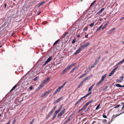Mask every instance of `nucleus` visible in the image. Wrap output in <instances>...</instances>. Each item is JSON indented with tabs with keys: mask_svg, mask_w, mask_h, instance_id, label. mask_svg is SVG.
<instances>
[{
	"mask_svg": "<svg viewBox=\"0 0 124 124\" xmlns=\"http://www.w3.org/2000/svg\"><path fill=\"white\" fill-rule=\"evenodd\" d=\"M102 27V25H101L97 29H96V32H97L98 31H100V29Z\"/></svg>",
	"mask_w": 124,
	"mask_h": 124,
	"instance_id": "27",
	"label": "nucleus"
},
{
	"mask_svg": "<svg viewBox=\"0 0 124 124\" xmlns=\"http://www.w3.org/2000/svg\"><path fill=\"white\" fill-rule=\"evenodd\" d=\"M70 119V117H68L66 120L65 121V123H67L68 121H69Z\"/></svg>",
	"mask_w": 124,
	"mask_h": 124,
	"instance_id": "25",
	"label": "nucleus"
},
{
	"mask_svg": "<svg viewBox=\"0 0 124 124\" xmlns=\"http://www.w3.org/2000/svg\"><path fill=\"white\" fill-rule=\"evenodd\" d=\"M95 85V84H93L89 88L88 90V91L90 92L91 91L92 89L93 88V87Z\"/></svg>",
	"mask_w": 124,
	"mask_h": 124,
	"instance_id": "7",
	"label": "nucleus"
},
{
	"mask_svg": "<svg viewBox=\"0 0 124 124\" xmlns=\"http://www.w3.org/2000/svg\"><path fill=\"white\" fill-rule=\"evenodd\" d=\"M76 69V68H73V69H72L70 71V72L71 73V72H73L74 71V70H75Z\"/></svg>",
	"mask_w": 124,
	"mask_h": 124,
	"instance_id": "46",
	"label": "nucleus"
},
{
	"mask_svg": "<svg viewBox=\"0 0 124 124\" xmlns=\"http://www.w3.org/2000/svg\"><path fill=\"white\" fill-rule=\"evenodd\" d=\"M111 32H112L111 31H110V30L109 31H108V33L110 34V33H111Z\"/></svg>",
	"mask_w": 124,
	"mask_h": 124,
	"instance_id": "55",
	"label": "nucleus"
},
{
	"mask_svg": "<svg viewBox=\"0 0 124 124\" xmlns=\"http://www.w3.org/2000/svg\"><path fill=\"white\" fill-rule=\"evenodd\" d=\"M94 22H93L92 23L90 24L89 25V26L91 27H93V25H94Z\"/></svg>",
	"mask_w": 124,
	"mask_h": 124,
	"instance_id": "36",
	"label": "nucleus"
},
{
	"mask_svg": "<svg viewBox=\"0 0 124 124\" xmlns=\"http://www.w3.org/2000/svg\"><path fill=\"white\" fill-rule=\"evenodd\" d=\"M63 97L62 96L61 98H60L57 99L55 101V103H56L60 101L62 98Z\"/></svg>",
	"mask_w": 124,
	"mask_h": 124,
	"instance_id": "13",
	"label": "nucleus"
},
{
	"mask_svg": "<svg viewBox=\"0 0 124 124\" xmlns=\"http://www.w3.org/2000/svg\"><path fill=\"white\" fill-rule=\"evenodd\" d=\"M101 84L98 83L96 85V86H97L98 85H100Z\"/></svg>",
	"mask_w": 124,
	"mask_h": 124,
	"instance_id": "61",
	"label": "nucleus"
},
{
	"mask_svg": "<svg viewBox=\"0 0 124 124\" xmlns=\"http://www.w3.org/2000/svg\"><path fill=\"white\" fill-rule=\"evenodd\" d=\"M65 108L63 109L60 112V113H61L62 115H63L64 114L65 111Z\"/></svg>",
	"mask_w": 124,
	"mask_h": 124,
	"instance_id": "34",
	"label": "nucleus"
},
{
	"mask_svg": "<svg viewBox=\"0 0 124 124\" xmlns=\"http://www.w3.org/2000/svg\"><path fill=\"white\" fill-rule=\"evenodd\" d=\"M118 68V67L117 66L111 72L109 75V76H111L114 73L115 71Z\"/></svg>",
	"mask_w": 124,
	"mask_h": 124,
	"instance_id": "4",
	"label": "nucleus"
},
{
	"mask_svg": "<svg viewBox=\"0 0 124 124\" xmlns=\"http://www.w3.org/2000/svg\"><path fill=\"white\" fill-rule=\"evenodd\" d=\"M104 8H102L100 11H99L97 12V14H99L102 12L103 11H104Z\"/></svg>",
	"mask_w": 124,
	"mask_h": 124,
	"instance_id": "14",
	"label": "nucleus"
},
{
	"mask_svg": "<svg viewBox=\"0 0 124 124\" xmlns=\"http://www.w3.org/2000/svg\"><path fill=\"white\" fill-rule=\"evenodd\" d=\"M62 108V106L61 105L59 107L58 110L60 111L61 110Z\"/></svg>",
	"mask_w": 124,
	"mask_h": 124,
	"instance_id": "52",
	"label": "nucleus"
},
{
	"mask_svg": "<svg viewBox=\"0 0 124 124\" xmlns=\"http://www.w3.org/2000/svg\"><path fill=\"white\" fill-rule=\"evenodd\" d=\"M103 117L104 118H107V116L106 115H102Z\"/></svg>",
	"mask_w": 124,
	"mask_h": 124,
	"instance_id": "51",
	"label": "nucleus"
},
{
	"mask_svg": "<svg viewBox=\"0 0 124 124\" xmlns=\"http://www.w3.org/2000/svg\"><path fill=\"white\" fill-rule=\"evenodd\" d=\"M90 44V43L89 42H88L86 43H85V44H84V45L85 47H88L89 45Z\"/></svg>",
	"mask_w": 124,
	"mask_h": 124,
	"instance_id": "22",
	"label": "nucleus"
},
{
	"mask_svg": "<svg viewBox=\"0 0 124 124\" xmlns=\"http://www.w3.org/2000/svg\"><path fill=\"white\" fill-rule=\"evenodd\" d=\"M124 113V111L123 112H122L121 113H120L118 115H114V116H113V117L114 118H115L117 116H119L120 115L122 114L123 113Z\"/></svg>",
	"mask_w": 124,
	"mask_h": 124,
	"instance_id": "11",
	"label": "nucleus"
},
{
	"mask_svg": "<svg viewBox=\"0 0 124 124\" xmlns=\"http://www.w3.org/2000/svg\"><path fill=\"white\" fill-rule=\"evenodd\" d=\"M107 75V74H105L102 77V78H101V81H103L104 80L106 76Z\"/></svg>",
	"mask_w": 124,
	"mask_h": 124,
	"instance_id": "12",
	"label": "nucleus"
},
{
	"mask_svg": "<svg viewBox=\"0 0 124 124\" xmlns=\"http://www.w3.org/2000/svg\"><path fill=\"white\" fill-rule=\"evenodd\" d=\"M45 84V82L43 81V83L40 85L38 87V89H40L42 87H43L44 86Z\"/></svg>",
	"mask_w": 124,
	"mask_h": 124,
	"instance_id": "5",
	"label": "nucleus"
},
{
	"mask_svg": "<svg viewBox=\"0 0 124 124\" xmlns=\"http://www.w3.org/2000/svg\"><path fill=\"white\" fill-rule=\"evenodd\" d=\"M114 118L113 117H112L111 119V120L110 121V122H108V124H110L111 123V122H112V121H113L114 120Z\"/></svg>",
	"mask_w": 124,
	"mask_h": 124,
	"instance_id": "29",
	"label": "nucleus"
},
{
	"mask_svg": "<svg viewBox=\"0 0 124 124\" xmlns=\"http://www.w3.org/2000/svg\"><path fill=\"white\" fill-rule=\"evenodd\" d=\"M80 48L81 50H82L83 49H85L86 47L84 45H83L82 46H81L79 47Z\"/></svg>",
	"mask_w": 124,
	"mask_h": 124,
	"instance_id": "15",
	"label": "nucleus"
},
{
	"mask_svg": "<svg viewBox=\"0 0 124 124\" xmlns=\"http://www.w3.org/2000/svg\"><path fill=\"white\" fill-rule=\"evenodd\" d=\"M86 74V73H85L84 74H83V75H82L80 76L79 78V79H80L81 78H82L83 77H84L85 76Z\"/></svg>",
	"mask_w": 124,
	"mask_h": 124,
	"instance_id": "26",
	"label": "nucleus"
},
{
	"mask_svg": "<svg viewBox=\"0 0 124 124\" xmlns=\"http://www.w3.org/2000/svg\"><path fill=\"white\" fill-rule=\"evenodd\" d=\"M51 78L50 77H48L47 79L44 81V82H45V83H46V82L48 81Z\"/></svg>",
	"mask_w": 124,
	"mask_h": 124,
	"instance_id": "18",
	"label": "nucleus"
},
{
	"mask_svg": "<svg viewBox=\"0 0 124 124\" xmlns=\"http://www.w3.org/2000/svg\"><path fill=\"white\" fill-rule=\"evenodd\" d=\"M96 1L95 0H94L93 2L91 4L90 7H91L94 4V3Z\"/></svg>",
	"mask_w": 124,
	"mask_h": 124,
	"instance_id": "44",
	"label": "nucleus"
},
{
	"mask_svg": "<svg viewBox=\"0 0 124 124\" xmlns=\"http://www.w3.org/2000/svg\"><path fill=\"white\" fill-rule=\"evenodd\" d=\"M88 28L87 27H86L83 30L84 31H86V30Z\"/></svg>",
	"mask_w": 124,
	"mask_h": 124,
	"instance_id": "48",
	"label": "nucleus"
},
{
	"mask_svg": "<svg viewBox=\"0 0 124 124\" xmlns=\"http://www.w3.org/2000/svg\"><path fill=\"white\" fill-rule=\"evenodd\" d=\"M66 84V83L65 82L64 83L62 86L60 87H59L58 88V89H59L60 90L62 88V87H63Z\"/></svg>",
	"mask_w": 124,
	"mask_h": 124,
	"instance_id": "17",
	"label": "nucleus"
},
{
	"mask_svg": "<svg viewBox=\"0 0 124 124\" xmlns=\"http://www.w3.org/2000/svg\"><path fill=\"white\" fill-rule=\"evenodd\" d=\"M116 86L120 87H124V85H121L119 84H117L116 85Z\"/></svg>",
	"mask_w": 124,
	"mask_h": 124,
	"instance_id": "8",
	"label": "nucleus"
},
{
	"mask_svg": "<svg viewBox=\"0 0 124 124\" xmlns=\"http://www.w3.org/2000/svg\"><path fill=\"white\" fill-rule=\"evenodd\" d=\"M68 70V69L67 68H66L64 69L62 71L63 74H64Z\"/></svg>",
	"mask_w": 124,
	"mask_h": 124,
	"instance_id": "20",
	"label": "nucleus"
},
{
	"mask_svg": "<svg viewBox=\"0 0 124 124\" xmlns=\"http://www.w3.org/2000/svg\"><path fill=\"white\" fill-rule=\"evenodd\" d=\"M68 33V32H66L64 33L61 37V38L63 39L66 36Z\"/></svg>",
	"mask_w": 124,
	"mask_h": 124,
	"instance_id": "9",
	"label": "nucleus"
},
{
	"mask_svg": "<svg viewBox=\"0 0 124 124\" xmlns=\"http://www.w3.org/2000/svg\"><path fill=\"white\" fill-rule=\"evenodd\" d=\"M115 30V28H113L111 29L110 30V31H111L112 32L113 31H114Z\"/></svg>",
	"mask_w": 124,
	"mask_h": 124,
	"instance_id": "50",
	"label": "nucleus"
},
{
	"mask_svg": "<svg viewBox=\"0 0 124 124\" xmlns=\"http://www.w3.org/2000/svg\"><path fill=\"white\" fill-rule=\"evenodd\" d=\"M75 63L72 64L71 65H70L69 66L67 67V68L68 69H69L70 68L74 66L75 65Z\"/></svg>",
	"mask_w": 124,
	"mask_h": 124,
	"instance_id": "19",
	"label": "nucleus"
},
{
	"mask_svg": "<svg viewBox=\"0 0 124 124\" xmlns=\"http://www.w3.org/2000/svg\"><path fill=\"white\" fill-rule=\"evenodd\" d=\"M84 83V82H83V81H82V82H81V83L80 84L81 85H82V84L83 83Z\"/></svg>",
	"mask_w": 124,
	"mask_h": 124,
	"instance_id": "63",
	"label": "nucleus"
},
{
	"mask_svg": "<svg viewBox=\"0 0 124 124\" xmlns=\"http://www.w3.org/2000/svg\"><path fill=\"white\" fill-rule=\"evenodd\" d=\"M66 84V83L65 82L64 83L62 86L60 87H59L58 88V89H59L60 90L62 88V87H63Z\"/></svg>",
	"mask_w": 124,
	"mask_h": 124,
	"instance_id": "16",
	"label": "nucleus"
},
{
	"mask_svg": "<svg viewBox=\"0 0 124 124\" xmlns=\"http://www.w3.org/2000/svg\"><path fill=\"white\" fill-rule=\"evenodd\" d=\"M92 92H90L89 93H88L86 94L85 96H84L83 97H82V98H83L85 97H87V96H88V95H89L91 94V93H92Z\"/></svg>",
	"mask_w": 124,
	"mask_h": 124,
	"instance_id": "10",
	"label": "nucleus"
},
{
	"mask_svg": "<svg viewBox=\"0 0 124 124\" xmlns=\"http://www.w3.org/2000/svg\"><path fill=\"white\" fill-rule=\"evenodd\" d=\"M111 32H112L111 31H110V30L109 31H108V33L110 34V33H111Z\"/></svg>",
	"mask_w": 124,
	"mask_h": 124,
	"instance_id": "54",
	"label": "nucleus"
},
{
	"mask_svg": "<svg viewBox=\"0 0 124 124\" xmlns=\"http://www.w3.org/2000/svg\"><path fill=\"white\" fill-rule=\"evenodd\" d=\"M59 39L57 40L56 41H55L54 43L53 44V45L54 46V45H56L57 43L58 42V41H59Z\"/></svg>",
	"mask_w": 124,
	"mask_h": 124,
	"instance_id": "35",
	"label": "nucleus"
},
{
	"mask_svg": "<svg viewBox=\"0 0 124 124\" xmlns=\"http://www.w3.org/2000/svg\"><path fill=\"white\" fill-rule=\"evenodd\" d=\"M57 93V92L55 91L53 93V94L54 95H55Z\"/></svg>",
	"mask_w": 124,
	"mask_h": 124,
	"instance_id": "58",
	"label": "nucleus"
},
{
	"mask_svg": "<svg viewBox=\"0 0 124 124\" xmlns=\"http://www.w3.org/2000/svg\"><path fill=\"white\" fill-rule=\"evenodd\" d=\"M60 111V110H59L58 109L57 110H56L55 113H56L57 114Z\"/></svg>",
	"mask_w": 124,
	"mask_h": 124,
	"instance_id": "47",
	"label": "nucleus"
},
{
	"mask_svg": "<svg viewBox=\"0 0 124 124\" xmlns=\"http://www.w3.org/2000/svg\"><path fill=\"white\" fill-rule=\"evenodd\" d=\"M108 23H107L106 24L103 26V27L102 28V30H103L105 28H106L107 26V25L108 24Z\"/></svg>",
	"mask_w": 124,
	"mask_h": 124,
	"instance_id": "31",
	"label": "nucleus"
},
{
	"mask_svg": "<svg viewBox=\"0 0 124 124\" xmlns=\"http://www.w3.org/2000/svg\"><path fill=\"white\" fill-rule=\"evenodd\" d=\"M122 105L123 106L121 108V111H122L123 110H124V103H122Z\"/></svg>",
	"mask_w": 124,
	"mask_h": 124,
	"instance_id": "30",
	"label": "nucleus"
},
{
	"mask_svg": "<svg viewBox=\"0 0 124 124\" xmlns=\"http://www.w3.org/2000/svg\"><path fill=\"white\" fill-rule=\"evenodd\" d=\"M34 119H33L32 121L30 123H31L32 124L33 123L34 121Z\"/></svg>",
	"mask_w": 124,
	"mask_h": 124,
	"instance_id": "53",
	"label": "nucleus"
},
{
	"mask_svg": "<svg viewBox=\"0 0 124 124\" xmlns=\"http://www.w3.org/2000/svg\"><path fill=\"white\" fill-rule=\"evenodd\" d=\"M107 121V120L105 119H103L102 120V122L104 123H106Z\"/></svg>",
	"mask_w": 124,
	"mask_h": 124,
	"instance_id": "37",
	"label": "nucleus"
},
{
	"mask_svg": "<svg viewBox=\"0 0 124 124\" xmlns=\"http://www.w3.org/2000/svg\"><path fill=\"white\" fill-rule=\"evenodd\" d=\"M124 62L122 60L121 61H120V62H118L117 63L116 65L115 66H117L119 65V64H120L121 63H123Z\"/></svg>",
	"mask_w": 124,
	"mask_h": 124,
	"instance_id": "24",
	"label": "nucleus"
},
{
	"mask_svg": "<svg viewBox=\"0 0 124 124\" xmlns=\"http://www.w3.org/2000/svg\"><path fill=\"white\" fill-rule=\"evenodd\" d=\"M93 101V100H92L90 101H89L86 103L83 106V107L80 109L79 111V112L82 111V110H84L85 108L87 107V105L90 104V103L92 102Z\"/></svg>",
	"mask_w": 124,
	"mask_h": 124,
	"instance_id": "1",
	"label": "nucleus"
},
{
	"mask_svg": "<svg viewBox=\"0 0 124 124\" xmlns=\"http://www.w3.org/2000/svg\"><path fill=\"white\" fill-rule=\"evenodd\" d=\"M51 115L49 113L46 117V118L47 119L49 118L50 116Z\"/></svg>",
	"mask_w": 124,
	"mask_h": 124,
	"instance_id": "41",
	"label": "nucleus"
},
{
	"mask_svg": "<svg viewBox=\"0 0 124 124\" xmlns=\"http://www.w3.org/2000/svg\"><path fill=\"white\" fill-rule=\"evenodd\" d=\"M89 78L88 77H87L85 78L82 81L83 82H85L86 80H87Z\"/></svg>",
	"mask_w": 124,
	"mask_h": 124,
	"instance_id": "33",
	"label": "nucleus"
},
{
	"mask_svg": "<svg viewBox=\"0 0 124 124\" xmlns=\"http://www.w3.org/2000/svg\"><path fill=\"white\" fill-rule=\"evenodd\" d=\"M52 56H50L48 59H47L46 62L43 64V66H44L48 62H49L52 59Z\"/></svg>",
	"mask_w": 124,
	"mask_h": 124,
	"instance_id": "2",
	"label": "nucleus"
},
{
	"mask_svg": "<svg viewBox=\"0 0 124 124\" xmlns=\"http://www.w3.org/2000/svg\"><path fill=\"white\" fill-rule=\"evenodd\" d=\"M62 115V114L61 113H60L57 116L58 117H59L61 116Z\"/></svg>",
	"mask_w": 124,
	"mask_h": 124,
	"instance_id": "40",
	"label": "nucleus"
},
{
	"mask_svg": "<svg viewBox=\"0 0 124 124\" xmlns=\"http://www.w3.org/2000/svg\"><path fill=\"white\" fill-rule=\"evenodd\" d=\"M82 97L78 101H77L75 103V105H76L77 104L80 102V101L82 99Z\"/></svg>",
	"mask_w": 124,
	"mask_h": 124,
	"instance_id": "23",
	"label": "nucleus"
},
{
	"mask_svg": "<svg viewBox=\"0 0 124 124\" xmlns=\"http://www.w3.org/2000/svg\"><path fill=\"white\" fill-rule=\"evenodd\" d=\"M53 111H52V110H51V111L49 113L51 115L52 114V113L53 112Z\"/></svg>",
	"mask_w": 124,
	"mask_h": 124,
	"instance_id": "60",
	"label": "nucleus"
},
{
	"mask_svg": "<svg viewBox=\"0 0 124 124\" xmlns=\"http://www.w3.org/2000/svg\"><path fill=\"white\" fill-rule=\"evenodd\" d=\"M88 37V35H85V38H87Z\"/></svg>",
	"mask_w": 124,
	"mask_h": 124,
	"instance_id": "62",
	"label": "nucleus"
},
{
	"mask_svg": "<svg viewBox=\"0 0 124 124\" xmlns=\"http://www.w3.org/2000/svg\"><path fill=\"white\" fill-rule=\"evenodd\" d=\"M100 104H99L98 105L97 107H96L95 110H97L99 108L100 106Z\"/></svg>",
	"mask_w": 124,
	"mask_h": 124,
	"instance_id": "38",
	"label": "nucleus"
},
{
	"mask_svg": "<svg viewBox=\"0 0 124 124\" xmlns=\"http://www.w3.org/2000/svg\"><path fill=\"white\" fill-rule=\"evenodd\" d=\"M84 83V82H83V81H82V82H81V83L80 84L81 85H82V84L83 83Z\"/></svg>",
	"mask_w": 124,
	"mask_h": 124,
	"instance_id": "64",
	"label": "nucleus"
},
{
	"mask_svg": "<svg viewBox=\"0 0 124 124\" xmlns=\"http://www.w3.org/2000/svg\"><path fill=\"white\" fill-rule=\"evenodd\" d=\"M33 88V87L32 86H31L29 88V89L30 90H32V89Z\"/></svg>",
	"mask_w": 124,
	"mask_h": 124,
	"instance_id": "56",
	"label": "nucleus"
},
{
	"mask_svg": "<svg viewBox=\"0 0 124 124\" xmlns=\"http://www.w3.org/2000/svg\"><path fill=\"white\" fill-rule=\"evenodd\" d=\"M51 92V91H47L45 93H46V94H48L49 93Z\"/></svg>",
	"mask_w": 124,
	"mask_h": 124,
	"instance_id": "42",
	"label": "nucleus"
},
{
	"mask_svg": "<svg viewBox=\"0 0 124 124\" xmlns=\"http://www.w3.org/2000/svg\"><path fill=\"white\" fill-rule=\"evenodd\" d=\"M38 78H39L38 77H37L34 79V81H35L37 80Z\"/></svg>",
	"mask_w": 124,
	"mask_h": 124,
	"instance_id": "49",
	"label": "nucleus"
},
{
	"mask_svg": "<svg viewBox=\"0 0 124 124\" xmlns=\"http://www.w3.org/2000/svg\"><path fill=\"white\" fill-rule=\"evenodd\" d=\"M81 50L80 49V48H79L76 51V52L74 53L75 55H76L79 53Z\"/></svg>",
	"mask_w": 124,
	"mask_h": 124,
	"instance_id": "6",
	"label": "nucleus"
},
{
	"mask_svg": "<svg viewBox=\"0 0 124 124\" xmlns=\"http://www.w3.org/2000/svg\"><path fill=\"white\" fill-rule=\"evenodd\" d=\"M53 111H52V110H51V111L49 113L51 115L52 114V113L53 112Z\"/></svg>",
	"mask_w": 124,
	"mask_h": 124,
	"instance_id": "59",
	"label": "nucleus"
},
{
	"mask_svg": "<svg viewBox=\"0 0 124 124\" xmlns=\"http://www.w3.org/2000/svg\"><path fill=\"white\" fill-rule=\"evenodd\" d=\"M123 80V76L122 75L120 77L119 79L116 80L118 82L121 83Z\"/></svg>",
	"mask_w": 124,
	"mask_h": 124,
	"instance_id": "3",
	"label": "nucleus"
},
{
	"mask_svg": "<svg viewBox=\"0 0 124 124\" xmlns=\"http://www.w3.org/2000/svg\"><path fill=\"white\" fill-rule=\"evenodd\" d=\"M16 85H15L13 88L10 91V92H11L13 91L14 90L16 87Z\"/></svg>",
	"mask_w": 124,
	"mask_h": 124,
	"instance_id": "21",
	"label": "nucleus"
},
{
	"mask_svg": "<svg viewBox=\"0 0 124 124\" xmlns=\"http://www.w3.org/2000/svg\"><path fill=\"white\" fill-rule=\"evenodd\" d=\"M75 42H76V39H74L72 41V44H74Z\"/></svg>",
	"mask_w": 124,
	"mask_h": 124,
	"instance_id": "43",
	"label": "nucleus"
},
{
	"mask_svg": "<svg viewBox=\"0 0 124 124\" xmlns=\"http://www.w3.org/2000/svg\"><path fill=\"white\" fill-rule=\"evenodd\" d=\"M46 95V93H43V94H42V95L41 96V97H44Z\"/></svg>",
	"mask_w": 124,
	"mask_h": 124,
	"instance_id": "45",
	"label": "nucleus"
},
{
	"mask_svg": "<svg viewBox=\"0 0 124 124\" xmlns=\"http://www.w3.org/2000/svg\"><path fill=\"white\" fill-rule=\"evenodd\" d=\"M57 114H56V113H54V115L53 116V117L52 118V119L53 120L55 118L56 115H57Z\"/></svg>",
	"mask_w": 124,
	"mask_h": 124,
	"instance_id": "32",
	"label": "nucleus"
},
{
	"mask_svg": "<svg viewBox=\"0 0 124 124\" xmlns=\"http://www.w3.org/2000/svg\"><path fill=\"white\" fill-rule=\"evenodd\" d=\"M45 3V2L43 1V2L39 4H38V7H39L40 6L42 5L43 4Z\"/></svg>",
	"mask_w": 124,
	"mask_h": 124,
	"instance_id": "28",
	"label": "nucleus"
},
{
	"mask_svg": "<svg viewBox=\"0 0 124 124\" xmlns=\"http://www.w3.org/2000/svg\"><path fill=\"white\" fill-rule=\"evenodd\" d=\"M60 91V90L59 89H58V88L57 89V90H56V92H57V93H58V92H59V91Z\"/></svg>",
	"mask_w": 124,
	"mask_h": 124,
	"instance_id": "57",
	"label": "nucleus"
},
{
	"mask_svg": "<svg viewBox=\"0 0 124 124\" xmlns=\"http://www.w3.org/2000/svg\"><path fill=\"white\" fill-rule=\"evenodd\" d=\"M120 106V105H116V106H115L114 107V108H118Z\"/></svg>",
	"mask_w": 124,
	"mask_h": 124,
	"instance_id": "39",
	"label": "nucleus"
}]
</instances>
